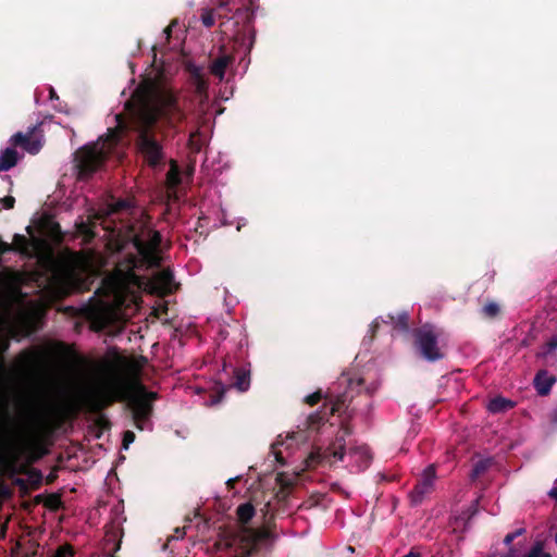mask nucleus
<instances>
[{"label":"nucleus","instance_id":"obj_1","mask_svg":"<svg viewBox=\"0 0 557 557\" xmlns=\"http://www.w3.org/2000/svg\"><path fill=\"white\" fill-rule=\"evenodd\" d=\"M134 96L138 108L134 115V131L137 134L135 147L143 161L156 169L165 162L162 141L157 137L160 132L177 131L186 119L180 104L178 94L171 88L152 82L139 85Z\"/></svg>","mask_w":557,"mask_h":557},{"label":"nucleus","instance_id":"obj_2","mask_svg":"<svg viewBox=\"0 0 557 557\" xmlns=\"http://www.w3.org/2000/svg\"><path fill=\"white\" fill-rule=\"evenodd\" d=\"M117 359L135 377L134 382L129 384L123 377L114 375L84 396V407L91 413H99L114 403L125 401L126 408L131 410L134 425L143 431L152 417L153 401L158 399L159 395L156 392L147 391L146 386L139 381L141 362L127 360L124 357Z\"/></svg>","mask_w":557,"mask_h":557},{"label":"nucleus","instance_id":"obj_3","mask_svg":"<svg viewBox=\"0 0 557 557\" xmlns=\"http://www.w3.org/2000/svg\"><path fill=\"white\" fill-rule=\"evenodd\" d=\"M132 244L136 248L140 259L135 255H128L124 260L120 261L114 271L113 278L121 287L141 285V277L136 274V269L141 262L148 269H156L161 265L160 245L162 235L159 231L150 228L143 224L138 228L131 227Z\"/></svg>","mask_w":557,"mask_h":557},{"label":"nucleus","instance_id":"obj_4","mask_svg":"<svg viewBox=\"0 0 557 557\" xmlns=\"http://www.w3.org/2000/svg\"><path fill=\"white\" fill-rule=\"evenodd\" d=\"M115 119L116 126L108 129L101 147L99 143L85 145L74 153V164L79 181H87L98 172L103 166L109 150L117 145L123 135L128 132L129 124L126 119L122 114L115 115Z\"/></svg>","mask_w":557,"mask_h":557},{"label":"nucleus","instance_id":"obj_5","mask_svg":"<svg viewBox=\"0 0 557 557\" xmlns=\"http://www.w3.org/2000/svg\"><path fill=\"white\" fill-rule=\"evenodd\" d=\"M255 512V507L250 503L237 507V518L244 527L232 535L227 545L236 550L238 557H251L258 550L259 544L270 537V531L268 530L245 527L252 519Z\"/></svg>","mask_w":557,"mask_h":557},{"label":"nucleus","instance_id":"obj_6","mask_svg":"<svg viewBox=\"0 0 557 557\" xmlns=\"http://www.w3.org/2000/svg\"><path fill=\"white\" fill-rule=\"evenodd\" d=\"M13 252L20 253L26 259H38L45 268H52L55 265L53 252L47 242L39 237H32L28 239L26 236L15 234L11 243Z\"/></svg>","mask_w":557,"mask_h":557},{"label":"nucleus","instance_id":"obj_7","mask_svg":"<svg viewBox=\"0 0 557 557\" xmlns=\"http://www.w3.org/2000/svg\"><path fill=\"white\" fill-rule=\"evenodd\" d=\"M413 344L420 357L429 362H436L445 357L438 343L440 331L432 324H424L413 330Z\"/></svg>","mask_w":557,"mask_h":557},{"label":"nucleus","instance_id":"obj_8","mask_svg":"<svg viewBox=\"0 0 557 557\" xmlns=\"http://www.w3.org/2000/svg\"><path fill=\"white\" fill-rule=\"evenodd\" d=\"M350 435L348 428H342L335 440L324 449L313 447L306 458V467L314 469L321 465H332L336 460H343L346 450V437Z\"/></svg>","mask_w":557,"mask_h":557},{"label":"nucleus","instance_id":"obj_9","mask_svg":"<svg viewBox=\"0 0 557 557\" xmlns=\"http://www.w3.org/2000/svg\"><path fill=\"white\" fill-rule=\"evenodd\" d=\"M435 479V466L430 465L424 469V471L421 474V478L418 480L413 490L409 494L411 505L417 506L421 504L424 497L433 492Z\"/></svg>","mask_w":557,"mask_h":557},{"label":"nucleus","instance_id":"obj_10","mask_svg":"<svg viewBox=\"0 0 557 557\" xmlns=\"http://www.w3.org/2000/svg\"><path fill=\"white\" fill-rule=\"evenodd\" d=\"M63 422V408L58 405H49L42 414L38 417V430L44 435H52Z\"/></svg>","mask_w":557,"mask_h":557},{"label":"nucleus","instance_id":"obj_11","mask_svg":"<svg viewBox=\"0 0 557 557\" xmlns=\"http://www.w3.org/2000/svg\"><path fill=\"white\" fill-rule=\"evenodd\" d=\"M347 396L346 395H339L336 397L334 401H332V405L329 409V412L326 411H315L311 414H309L305 422V428L307 430H318L322 424H324L330 416L333 414H341L342 411L347 407L346 406Z\"/></svg>","mask_w":557,"mask_h":557},{"label":"nucleus","instance_id":"obj_12","mask_svg":"<svg viewBox=\"0 0 557 557\" xmlns=\"http://www.w3.org/2000/svg\"><path fill=\"white\" fill-rule=\"evenodd\" d=\"M38 126L29 128L27 133L18 132L11 137V143L14 146L23 148L32 154H36L42 148L41 136L36 134Z\"/></svg>","mask_w":557,"mask_h":557},{"label":"nucleus","instance_id":"obj_13","mask_svg":"<svg viewBox=\"0 0 557 557\" xmlns=\"http://www.w3.org/2000/svg\"><path fill=\"white\" fill-rule=\"evenodd\" d=\"M151 285L154 292L160 294H171L174 286V274L169 268L156 273L151 278Z\"/></svg>","mask_w":557,"mask_h":557},{"label":"nucleus","instance_id":"obj_14","mask_svg":"<svg viewBox=\"0 0 557 557\" xmlns=\"http://www.w3.org/2000/svg\"><path fill=\"white\" fill-rule=\"evenodd\" d=\"M103 220L101 212H96L87 221L81 220L75 223V228L78 235L83 236L85 242L90 243L96 237L95 227L98 221Z\"/></svg>","mask_w":557,"mask_h":557},{"label":"nucleus","instance_id":"obj_15","mask_svg":"<svg viewBox=\"0 0 557 557\" xmlns=\"http://www.w3.org/2000/svg\"><path fill=\"white\" fill-rule=\"evenodd\" d=\"M556 377L550 375L546 370H540L534 376L533 383L539 395L546 396L549 394Z\"/></svg>","mask_w":557,"mask_h":557},{"label":"nucleus","instance_id":"obj_16","mask_svg":"<svg viewBox=\"0 0 557 557\" xmlns=\"http://www.w3.org/2000/svg\"><path fill=\"white\" fill-rule=\"evenodd\" d=\"M133 201L128 198L124 199H112L111 202L107 203L106 208L99 210L103 214V219L122 212H127L133 208Z\"/></svg>","mask_w":557,"mask_h":557},{"label":"nucleus","instance_id":"obj_17","mask_svg":"<svg viewBox=\"0 0 557 557\" xmlns=\"http://www.w3.org/2000/svg\"><path fill=\"white\" fill-rule=\"evenodd\" d=\"M234 61V57L230 54H221L218 58H215L211 65H210V73L220 78L223 79L225 75V71L230 64H232Z\"/></svg>","mask_w":557,"mask_h":557},{"label":"nucleus","instance_id":"obj_18","mask_svg":"<svg viewBox=\"0 0 557 557\" xmlns=\"http://www.w3.org/2000/svg\"><path fill=\"white\" fill-rule=\"evenodd\" d=\"M121 537L122 532L121 530L111 527L106 531L104 535V550L108 554H111L112 552L115 553L121 548Z\"/></svg>","mask_w":557,"mask_h":557},{"label":"nucleus","instance_id":"obj_19","mask_svg":"<svg viewBox=\"0 0 557 557\" xmlns=\"http://www.w3.org/2000/svg\"><path fill=\"white\" fill-rule=\"evenodd\" d=\"M18 153L13 148H5L0 153V172L9 171L16 165Z\"/></svg>","mask_w":557,"mask_h":557},{"label":"nucleus","instance_id":"obj_20","mask_svg":"<svg viewBox=\"0 0 557 557\" xmlns=\"http://www.w3.org/2000/svg\"><path fill=\"white\" fill-rule=\"evenodd\" d=\"M515 403L510 399L504 398L502 396H497L490 400L487 405V410L492 413H500L506 412L509 409L513 408Z\"/></svg>","mask_w":557,"mask_h":557},{"label":"nucleus","instance_id":"obj_21","mask_svg":"<svg viewBox=\"0 0 557 557\" xmlns=\"http://www.w3.org/2000/svg\"><path fill=\"white\" fill-rule=\"evenodd\" d=\"M234 375H235L234 386L239 392L248 391V388L250 386V372L245 369H236L234 371Z\"/></svg>","mask_w":557,"mask_h":557},{"label":"nucleus","instance_id":"obj_22","mask_svg":"<svg viewBox=\"0 0 557 557\" xmlns=\"http://www.w3.org/2000/svg\"><path fill=\"white\" fill-rule=\"evenodd\" d=\"M253 17H255L253 11L248 7L236 9L235 14H234L236 24L242 22L245 28L251 26V24L253 22Z\"/></svg>","mask_w":557,"mask_h":557},{"label":"nucleus","instance_id":"obj_23","mask_svg":"<svg viewBox=\"0 0 557 557\" xmlns=\"http://www.w3.org/2000/svg\"><path fill=\"white\" fill-rule=\"evenodd\" d=\"M387 318L394 324V326L403 332H407L409 329V315L407 312H401L396 317L388 314Z\"/></svg>","mask_w":557,"mask_h":557},{"label":"nucleus","instance_id":"obj_24","mask_svg":"<svg viewBox=\"0 0 557 557\" xmlns=\"http://www.w3.org/2000/svg\"><path fill=\"white\" fill-rule=\"evenodd\" d=\"M491 467V460L490 459H480L479 461H476L472 469H471V473H470V479L472 481H475L476 479H479L483 473L486 472V470Z\"/></svg>","mask_w":557,"mask_h":557},{"label":"nucleus","instance_id":"obj_25","mask_svg":"<svg viewBox=\"0 0 557 557\" xmlns=\"http://www.w3.org/2000/svg\"><path fill=\"white\" fill-rule=\"evenodd\" d=\"M166 182L170 187H176L181 184V173L175 161L171 162V168L166 173Z\"/></svg>","mask_w":557,"mask_h":557},{"label":"nucleus","instance_id":"obj_26","mask_svg":"<svg viewBox=\"0 0 557 557\" xmlns=\"http://www.w3.org/2000/svg\"><path fill=\"white\" fill-rule=\"evenodd\" d=\"M484 318L495 319L500 313V307L495 301H490L482 307L481 310Z\"/></svg>","mask_w":557,"mask_h":557},{"label":"nucleus","instance_id":"obj_27","mask_svg":"<svg viewBox=\"0 0 557 557\" xmlns=\"http://www.w3.org/2000/svg\"><path fill=\"white\" fill-rule=\"evenodd\" d=\"M226 388L222 384H218L209 396L208 404L210 406L218 405L222 401Z\"/></svg>","mask_w":557,"mask_h":557},{"label":"nucleus","instance_id":"obj_28","mask_svg":"<svg viewBox=\"0 0 557 557\" xmlns=\"http://www.w3.org/2000/svg\"><path fill=\"white\" fill-rule=\"evenodd\" d=\"M200 20L207 28H211L215 24L214 12L210 9L202 10Z\"/></svg>","mask_w":557,"mask_h":557},{"label":"nucleus","instance_id":"obj_29","mask_svg":"<svg viewBox=\"0 0 557 557\" xmlns=\"http://www.w3.org/2000/svg\"><path fill=\"white\" fill-rule=\"evenodd\" d=\"M348 388L354 392L360 393L363 389L364 380L362 377H348L346 379Z\"/></svg>","mask_w":557,"mask_h":557},{"label":"nucleus","instance_id":"obj_30","mask_svg":"<svg viewBox=\"0 0 557 557\" xmlns=\"http://www.w3.org/2000/svg\"><path fill=\"white\" fill-rule=\"evenodd\" d=\"M527 557H552V555L549 553H545L542 545L537 543L530 549Z\"/></svg>","mask_w":557,"mask_h":557},{"label":"nucleus","instance_id":"obj_31","mask_svg":"<svg viewBox=\"0 0 557 557\" xmlns=\"http://www.w3.org/2000/svg\"><path fill=\"white\" fill-rule=\"evenodd\" d=\"M189 72H190L191 76L195 79H197V82H198V89L200 90L202 87H205V82L202 79V75H201L200 69L193 65V66L189 67Z\"/></svg>","mask_w":557,"mask_h":557},{"label":"nucleus","instance_id":"obj_32","mask_svg":"<svg viewBox=\"0 0 557 557\" xmlns=\"http://www.w3.org/2000/svg\"><path fill=\"white\" fill-rule=\"evenodd\" d=\"M323 398L322 392L317 391L305 398V403L309 406L317 405Z\"/></svg>","mask_w":557,"mask_h":557},{"label":"nucleus","instance_id":"obj_33","mask_svg":"<svg viewBox=\"0 0 557 557\" xmlns=\"http://www.w3.org/2000/svg\"><path fill=\"white\" fill-rule=\"evenodd\" d=\"M135 433L133 431H125L124 434H123V440H122V447L124 449H127L129 447V445L135 441Z\"/></svg>","mask_w":557,"mask_h":557},{"label":"nucleus","instance_id":"obj_34","mask_svg":"<svg viewBox=\"0 0 557 557\" xmlns=\"http://www.w3.org/2000/svg\"><path fill=\"white\" fill-rule=\"evenodd\" d=\"M524 532H525L524 528H519L516 531L508 533L504 539V543L506 545H510L515 539L522 535Z\"/></svg>","mask_w":557,"mask_h":557},{"label":"nucleus","instance_id":"obj_35","mask_svg":"<svg viewBox=\"0 0 557 557\" xmlns=\"http://www.w3.org/2000/svg\"><path fill=\"white\" fill-rule=\"evenodd\" d=\"M74 554L72 546H61L55 554V557H72Z\"/></svg>","mask_w":557,"mask_h":557},{"label":"nucleus","instance_id":"obj_36","mask_svg":"<svg viewBox=\"0 0 557 557\" xmlns=\"http://www.w3.org/2000/svg\"><path fill=\"white\" fill-rule=\"evenodd\" d=\"M61 504L60 497L55 494H51L46 503V506L51 509H58Z\"/></svg>","mask_w":557,"mask_h":557},{"label":"nucleus","instance_id":"obj_37","mask_svg":"<svg viewBox=\"0 0 557 557\" xmlns=\"http://www.w3.org/2000/svg\"><path fill=\"white\" fill-rule=\"evenodd\" d=\"M557 349V336L552 337L545 345V356H548L552 351Z\"/></svg>","mask_w":557,"mask_h":557},{"label":"nucleus","instance_id":"obj_38","mask_svg":"<svg viewBox=\"0 0 557 557\" xmlns=\"http://www.w3.org/2000/svg\"><path fill=\"white\" fill-rule=\"evenodd\" d=\"M8 348H9V342L0 341V369H3V367H4L3 354L7 351Z\"/></svg>","mask_w":557,"mask_h":557},{"label":"nucleus","instance_id":"obj_39","mask_svg":"<svg viewBox=\"0 0 557 557\" xmlns=\"http://www.w3.org/2000/svg\"><path fill=\"white\" fill-rule=\"evenodd\" d=\"M4 209H13L15 205V198L13 196H5L1 199Z\"/></svg>","mask_w":557,"mask_h":557},{"label":"nucleus","instance_id":"obj_40","mask_svg":"<svg viewBox=\"0 0 557 557\" xmlns=\"http://www.w3.org/2000/svg\"><path fill=\"white\" fill-rule=\"evenodd\" d=\"M61 280V274L58 270L53 271L52 275L48 277L49 284L58 283Z\"/></svg>","mask_w":557,"mask_h":557},{"label":"nucleus","instance_id":"obj_41","mask_svg":"<svg viewBox=\"0 0 557 557\" xmlns=\"http://www.w3.org/2000/svg\"><path fill=\"white\" fill-rule=\"evenodd\" d=\"M549 497L557 500V480L555 481L554 487L548 492Z\"/></svg>","mask_w":557,"mask_h":557},{"label":"nucleus","instance_id":"obj_42","mask_svg":"<svg viewBox=\"0 0 557 557\" xmlns=\"http://www.w3.org/2000/svg\"><path fill=\"white\" fill-rule=\"evenodd\" d=\"M238 481H239V476L232 478V479L227 480L226 484H227L228 488H233Z\"/></svg>","mask_w":557,"mask_h":557},{"label":"nucleus","instance_id":"obj_43","mask_svg":"<svg viewBox=\"0 0 557 557\" xmlns=\"http://www.w3.org/2000/svg\"><path fill=\"white\" fill-rule=\"evenodd\" d=\"M164 34L166 35V38L169 39L172 35V25H169L164 28Z\"/></svg>","mask_w":557,"mask_h":557},{"label":"nucleus","instance_id":"obj_44","mask_svg":"<svg viewBox=\"0 0 557 557\" xmlns=\"http://www.w3.org/2000/svg\"><path fill=\"white\" fill-rule=\"evenodd\" d=\"M375 389H376V386H374V385L364 387V391L367 392V394H372V393H374Z\"/></svg>","mask_w":557,"mask_h":557},{"label":"nucleus","instance_id":"obj_45","mask_svg":"<svg viewBox=\"0 0 557 557\" xmlns=\"http://www.w3.org/2000/svg\"><path fill=\"white\" fill-rule=\"evenodd\" d=\"M99 423L102 424L106 428L110 426V422L108 420H106L104 418H100L99 419Z\"/></svg>","mask_w":557,"mask_h":557},{"label":"nucleus","instance_id":"obj_46","mask_svg":"<svg viewBox=\"0 0 557 557\" xmlns=\"http://www.w3.org/2000/svg\"><path fill=\"white\" fill-rule=\"evenodd\" d=\"M50 99L51 100L59 99V97L53 88H50Z\"/></svg>","mask_w":557,"mask_h":557},{"label":"nucleus","instance_id":"obj_47","mask_svg":"<svg viewBox=\"0 0 557 557\" xmlns=\"http://www.w3.org/2000/svg\"><path fill=\"white\" fill-rule=\"evenodd\" d=\"M275 458L281 465H284V460L281 453H275Z\"/></svg>","mask_w":557,"mask_h":557},{"label":"nucleus","instance_id":"obj_48","mask_svg":"<svg viewBox=\"0 0 557 557\" xmlns=\"http://www.w3.org/2000/svg\"><path fill=\"white\" fill-rule=\"evenodd\" d=\"M379 327V323L376 321H374L372 324H371V329H372V332L375 333V331L377 330Z\"/></svg>","mask_w":557,"mask_h":557},{"label":"nucleus","instance_id":"obj_49","mask_svg":"<svg viewBox=\"0 0 557 557\" xmlns=\"http://www.w3.org/2000/svg\"><path fill=\"white\" fill-rule=\"evenodd\" d=\"M235 37H236V40H239L240 39L239 37H245V34H240L239 32H237ZM242 40H244V38H242Z\"/></svg>","mask_w":557,"mask_h":557},{"label":"nucleus","instance_id":"obj_50","mask_svg":"<svg viewBox=\"0 0 557 557\" xmlns=\"http://www.w3.org/2000/svg\"><path fill=\"white\" fill-rule=\"evenodd\" d=\"M253 40H255V33H253V30H251V40H250V47L252 46V44H253Z\"/></svg>","mask_w":557,"mask_h":557},{"label":"nucleus","instance_id":"obj_51","mask_svg":"<svg viewBox=\"0 0 557 557\" xmlns=\"http://www.w3.org/2000/svg\"><path fill=\"white\" fill-rule=\"evenodd\" d=\"M26 232H27L28 234H32V233H33V227H32L30 225H28V226L26 227Z\"/></svg>","mask_w":557,"mask_h":557},{"label":"nucleus","instance_id":"obj_52","mask_svg":"<svg viewBox=\"0 0 557 557\" xmlns=\"http://www.w3.org/2000/svg\"><path fill=\"white\" fill-rule=\"evenodd\" d=\"M226 5H228V3L220 2V7H226Z\"/></svg>","mask_w":557,"mask_h":557}]
</instances>
